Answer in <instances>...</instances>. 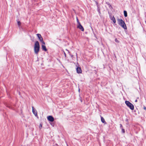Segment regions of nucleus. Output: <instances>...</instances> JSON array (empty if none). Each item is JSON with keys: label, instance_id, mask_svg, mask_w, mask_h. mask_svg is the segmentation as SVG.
I'll use <instances>...</instances> for the list:
<instances>
[{"label": "nucleus", "instance_id": "f257e3e1", "mask_svg": "<svg viewBox=\"0 0 146 146\" xmlns=\"http://www.w3.org/2000/svg\"><path fill=\"white\" fill-rule=\"evenodd\" d=\"M40 45L38 41H36L34 46V51L35 53L37 54L39 51Z\"/></svg>", "mask_w": 146, "mask_h": 146}, {"label": "nucleus", "instance_id": "f03ea898", "mask_svg": "<svg viewBox=\"0 0 146 146\" xmlns=\"http://www.w3.org/2000/svg\"><path fill=\"white\" fill-rule=\"evenodd\" d=\"M118 23L125 29H127V27L124 22L121 19H117Z\"/></svg>", "mask_w": 146, "mask_h": 146}, {"label": "nucleus", "instance_id": "7ed1b4c3", "mask_svg": "<svg viewBox=\"0 0 146 146\" xmlns=\"http://www.w3.org/2000/svg\"><path fill=\"white\" fill-rule=\"evenodd\" d=\"M125 104L131 110H133L134 109L133 105L130 102L127 101L125 102Z\"/></svg>", "mask_w": 146, "mask_h": 146}, {"label": "nucleus", "instance_id": "20e7f679", "mask_svg": "<svg viewBox=\"0 0 146 146\" xmlns=\"http://www.w3.org/2000/svg\"><path fill=\"white\" fill-rule=\"evenodd\" d=\"M36 35L38 37L39 40L44 45L45 44V42L43 41L42 38L41 36V35L39 34H36Z\"/></svg>", "mask_w": 146, "mask_h": 146}, {"label": "nucleus", "instance_id": "39448f33", "mask_svg": "<svg viewBox=\"0 0 146 146\" xmlns=\"http://www.w3.org/2000/svg\"><path fill=\"white\" fill-rule=\"evenodd\" d=\"M77 27L79 29L81 30L82 31H84V30L83 27L81 25L80 23L77 25Z\"/></svg>", "mask_w": 146, "mask_h": 146}, {"label": "nucleus", "instance_id": "423d86ee", "mask_svg": "<svg viewBox=\"0 0 146 146\" xmlns=\"http://www.w3.org/2000/svg\"><path fill=\"white\" fill-rule=\"evenodd\" d=\"M32 111L33 114L35 115V116L37 115V112L36 110L33 107H32Z\"/></svg>", "mask_w": 146, "mask_h": 146}, {"label": "nucleus", "instance_id": "0eeeda50", "mask_svg": "<svg viewBox=\"0 0 146 146\" xmlns=\"http://www.w3.org/2000/svg\"><path fill=\"white\" fill-rule=\"evenodd\" d=\"M48 119L51 121L52 122L54 121V118L51 116H49L47 117Z\"/></svg>", "mask_w": 146, "mask_h": 146}, {"label": "nucleus", "instance_id": "6e6552de", "mask_svg": "<svg viewBox=\"0 0 146 146\" xmlns=\"http://www.w3.org/2000/svg\"><path fill=\"white\" fill-rule=\"evenodd\" d=\"M77 72L78 73H81L82 70L80 67H78L76 68Z\"/></svg>", "mask_w": 146, "mask_h": 146}, {"label": "nucleus", "instance_id": "1a4fd4ad", "mask_svg": "<svg viewBox=\"0 0 146 146\" xmlns=\"http://www.w3.org/2000/svg\"><path fill=\"white\" fill-rule=\"evenodd\" d=\"M42 48L43 50L45 51H47V49L46 48V46L44 45H42Z\"/></svg>", "mask_w": 146, "mask_h": 146}, {"label": "nucleus", "instance_id": "9d476101", "mask_svg": "<svg viewBox=\"0 0 146 146\" xmlns=\"http://www.w3.org/2000/svg\"><path fill=\"white\" fill-rule=\"evenodd\" d=\"M101 120L102 122L104 124H106V123L104 119L103 118V117H101Z\"/></svg>", "mask_w": 146, "mask_h": 146}, {"label": "nucleus", "instance_id": "9b49d317", "mask_svg": "<svg viewBox=\"0 0 146 146\" xmlns=\"http://www.w3.org/2000/svg\"><path fill=\"white\" fill-rule=\"evenodd\" d=\"M111 20H112L114 23H116L115 19L114 16H113L111 18Z\"/></svg>", "mask_w": 146, "mask_h": 146}, {"label": "nucleus", "instance_id": "f8f14e48", "mask_svg": "<svg viewBox=\"0 0 146 146\" xmlns=\"http://www.w3.org/2000/svg\"><path fill=\"white\" fill-rule=\"evenodd\" d=\"M124 15L125 17H127V13L126 11H124Z\"/></svg>", "mask_w": 146, "mask_h": 146}, {"label": "nucleus", "instance_id": "ddd939ff", "mask_svg": "<svg viewBox=\"0 0 146 146\" xmlns=\"http://www.w3.org/2000/svg\"><path fill=\"white\" fill-rule=\"evenodd\" d=\"M17 24L19 27L21 25V22L19 21H17Z\"/></svg>", "mask_w": 146, "mask_h": 146}, {"label": "nucleus", "instance_id": "4468645a", "mask_svg": "<svg viewBox=\"0 0 146 146\" xmlns=\"http://www.w3.org/2000/svg\"><path fill=\"white\" fill-rule=\"evenodd\" d=\"M76 20H77V24H78L80 23V22H79V21L78 19V18L77 17H76Z\"/></svg>", "mask_w": 146, "mask_h": 146}, {"label": "nucleus", "instance_id": "2eb2a0df", "mask_svg": "<svg viewBox=\"0 0 146 146\" xmlns=\"http://www.w3.org/2000/svg\"><path fill=\"white\" fill-rule=\"evenodd\" d=\"M42 127V124L41 123H40V125H39V128H40V129H41V128Z\"/></svg>", "mask_w": 146, "mask_h": 146}, {"label": "nucleus", "instance_id": "dca6fc26", "mask_svg": "<svg viewBox=\"0 0 146 146\" xmlns=\"http://www.w3.org/2000/svg\"><path fill=\"white\" fill-rule=\"evenodd\" d=\"M121 130H122V132L123 133H125V130H124V129H123V128H122V129H121Z\"/></svg>", "mask_w": 146, "mask_h": 146}, {"label": "nucleus", "instance_id": "f3484780", "mask_svg": "<svg viewBox=\"0 0 146 146\" xmlns=\"http://www.w3.org/2000/svg\"><path fill=\"white\" fill-rule=\"evenodd\" d=\"M115 41L117 43L119 42V41L116 38L115 39Z\"/></svg>", "mask_w": 146, "mask_h": 146}, {"label": "nucleus", "instance_id": "a211bd4d", "mask_svg": "<svg viewBox=\"0 0 146 146\" xmlns=\"http://www.w3.org/2000/svg\"><path fill=\"white\" fill-rule=\"evenodd\" d=\"M120 127L121 128L122 127V125L121 124H120Z\"/></svg>", "mask_w": 146, "mask_h": 146}, {"label": "nucleus", "instance_id": "6ab92c4d", "mask_svg": "<svg viewBox=\"0 0 146 146\" xmlns=\"http://www.w3.org/2000/svg\"><path fill=\"white\" fill-rule=\"evenodd\" d=\"M64 55L65 57H66V54L64 52Z\"/></svg>", "mask_w": 146, "mask_h": 146}, {"label": "nucleus", "instance_id": "aec40b11", "mask_svg": "<svg viewBox=\"0 0 146 146\" xmlns=\"http://www.w3.org/2000/svg\"><path fill=\"white\" fill-rule=\"evenodd\" d=\"M143 109L144 110H146V108L145 107H144Z\"/></svg>", "mask_w": 146, "mask_h": 146}, {"label": "nucleus", "instance_id": "412c9836", "mask_svg": "<svg viewBox=\"0 0 146 146\" xmlns=\"http://www.w3.org/2000/svg\"><path fill=\"white\" fill-rule=\"evenodd\" d=\"M137 100H135V102H137Z\"/></svg>", "mask_w": 146, "mask_h": 146}, {"label": "nucleus", "instance_id": "4be33fe9", "mask_svg": "<svg viewBox=\"0 0 146 146\" xmlns=\"http://www.w3.org/2000/svg\"><path fill=\"white\" fill-rule=\"evenodd\" d=\"M66 51H67L68 52V53H69V51L67 49H66Z\"/></svg>", "mask_w": 146, "mask_h": 146}, {"label": "nucleus", "instance_id": "5701e85b", "mask_svg": "<svg viewBox=\"0 0 146 146\" xmlns=\"http://www.w3.org/2000/svg\"><path fill=\"white\" fill-rule=\"evenodd\" d=\"M80 89H79V91H80Z\"/></svg>", "mask_w": 146, "mask_h": 146}]
</instances>
